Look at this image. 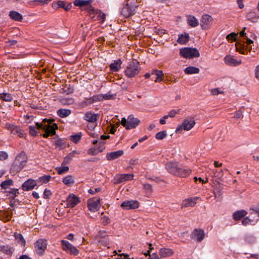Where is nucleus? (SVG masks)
<instances>
[{
  "label": "nucleus",
  "instance_id": "nucleus-27",
  "mask_svg": "<svg viewBox=\"0 0 259 259\" xmlns=\"http://www.w3.org/2000/svg\"><path fill=\"white\" fill-rule=\"evenodd\" d=\"M83 119L89 122H94L98 120V115L88 112L85 114Z\"/></svg>",
  "mask_w": 259,
  "mask_h": 259
},
{
  "label": "nucleus",
  "instance_id": "nucleus-46",
  "mask_svg": "<svg viewBox=\"0 0 259 259\" xmlns=\"http://www.w3.org/2000/svg\"><path fill=\"white\" fill-rule=\"evenodd\" d=\"M51 178V177L50 175H44L42 177H39L37 181L38 182L41 183V184L47 183L50 181Z\"/></svg>",
  "mask_w": 259,
  "mask_h": 259
},
{
  "label": "nucleus",
  "instance_id": "nucleus-49",
  "mask_svg": "<svg viewBox=\"0 0 259 259\" xmlns=\"http://www.w3.org/2000/svg\"><path fill=\"white\" fill-rule=\"evenodd\" d=\"M56 169L58 174L62 175L64 173H65L69 170V167L67 166H61V167H58Z\"/></svg>",
  "mask_w": 259,
  "mask_h": 259
},
{
  "label": "nucleus",
  "instance_id": "nucleus-39",
  "mask_svg": "<svg viewBox=\"0 0 259 259\" xmlns=\"http://www.w3.org/2000/svg\"><path fill=\"white\" fill-rule=\"evenodd\" d=\"M188 24L191 27H195L198 25L199 22L198 20L193 16H189L187 19Z\"/></svg>",
  "mask_w": 259,
  "mask_h": 259
},
{
  "label": "nucleus",
  "instance_id": "nucleus-25",
  "mask_svg": "<svg viewBox=\"0 0 259 259\" xmlns=\"http://www.w3.org/2000/svg\"><path fill=\"white\" fill-rule=\"evenodd\" d=\"M247 214V212L245 210H237L233 213V218L235 221H239L243 218Z\"/></svg>",
  "mask_w": 259,
  "mask_h": 259
},
{
  "label": "nucleus",
  "instance_id": "nucleus-64",
  "mask_svg": "<svg viewBox=\"0 0 259 259\" xmlns=\"http://www.w3.org/2000/svg\"><path fill=\"white\" fill-rule=\"evenodd\" d=\"M179 113V110H172L168 112V116L169 117H174L177 114Z\"/></svg>",
  "mask_w": 259,
  "mask_h": 259
},
{
  "label": "nucleus",
  "instance_id": "nucleus-36",
  "mask_svg": "<svg viewBox=\"0 0 259 259\" xmlns=\"http://www.w3.org/2000/svg\"><path fill=\"white\" fill-rule=\"evenodd\" d=\"M249 211L251 215L255 214V217H252V218H255L257 221L259 220V204L251 207Z\"/></svg>",
  "mask_w": 259,
  "mask_h": 259
},
{
  "label": "nucleus",
  "instance_id": "nucleus-30",
  "mask_svg": "<svg viewBox=\"0 0 259 259\" xmlns=\"http://www.w3.org/2000/svg\"><path fill=\"white\" fill-rule=\"evenodd\" d=\"M258 221L254 218H250V217H246L244 218L242 221V225L246 226L248 225H254Z\"/></svg>",
  "mask_w": 259,
  "mask_h": 259
},
{
  "label": "nucleus",
  "instance_id": "nucleus-60",
  "mask_svg": "<svg viewBox=\"0 0 259 259\" xmlns=\"http://www.w3.org/2000/svg\"><path fill=\"white\" fill-rule=\"evenodd\" d=\"M8 157V154L5 151H0V160H6Z\"/></svg>",
  "mask_w": 259,
  "mask_h": 259
},
{
  "label": "nucleus",
  "instance_id": "nucleus-18",
  "mask_svg": "<svg viewBox=\"0 0 259 259\" xmlns=\"http://www.w3.org/2000/svg\"><path fill=\"white\" fill-rule=\"evenodd\" d=\"M199 197H190L184 200L182 203V208L187 207H193L196 204V201Z\"/></svg>",
  "mask_w": 259,
  "mask_h": 259
},
{
  "label": "nucleus",
  "instance_id": "nucleus-63",
  "mask_svg": "<svg viewBox=\"0 0 259 259\" xmlns=\"http://www.w3.org/2000/svg\"><path fill=\"white\" fill-rule=\"evenodd\" d=\"M254 76L259 80V65H257L254 69Z\"/></svg>",
  "mask_w": 259,
  "mask_h": 259
},
{
  "label": "nucleus",
  "instance_id": "nucleus-24",
  "mask_svg": "<svg viewBox=\"0 0 259 259\" xmlns=\"http://www.w3.org/2000/svg\"><path fill=\"white\" fill-rule=\"evenodd\" d=\"M93 2V0H75L73 3L75 6H78L80 8L87 6V8L89 6H92L91 4Z\"/></svg>",
  "mask_w": 259,
  "mask_h": 259
},
{
  "label": "nucleus",
  "instance_id": "nucleus-15",
  "mask_svg": "<svg viewBox=\"0 0 259 259\" xmlns=\"http://www.w3.org/2000/svg\"><path fill=\"white\" fill-rule=\"evenodd\" d=\"M180 164L178 162H169L165 165V168L170 174L176 176Z\"/></svg>",
  "mask_w": 259,
  "mask_h": 259
},
{
  "label": "nucleus",
  "instance_id": "nucleus-35",
  "mask_svg": "<svg viewBox=\"0 0 259 259\" xmlns=\"http://www.w3.org/2000/svg\"><path fill=\"white\" fill-rule=\"evenodd\" d=\"M151 75L156 76V78L155 80V82H159L163 79L162 77L163 76V73L161 70H153L151 72Z\"/></svg>",
  "mask_w": 259,
  "mask_h": 259
},
{
  "label": "nucleus",
  "instance_id": "nucleus-5",
  "mask_svg": "<svg viewBox=\"0 0 259 259\" xmlns=\"http://www.w3.org/2000/svg\"><path fill=\"white\" fill-rule=\"evenodd\" d=\"M61 243L64 251L74 255H77L78 254V250L68 241L62 240Z\"/></svg>",
  "mask_w": 259,
  "mask_h": 259
},
{
  "label": "nucleus",
  "instance_id": "nucleus-29",
  "mask_svg": "<svg viewBox=\"0 0 259 259\" xmlns=\"http://www.w3.org/2000/svg\"><path fill=\"white\" fill-rule=\"evenodd\" d=\"M189 35L187 33H184L179 35L177 41L181 45L186 44L189 40Z\"/></svg>",
  "mask_w": 259,
  "mask_h": 259
},
{
  "label": "nucleus",
  "instance_id": "nucleus-34",
  "mask_svg": "<svg viewBox=\"0 0 259 259\" xmlns=\"http://www.w3.org/2000/svg\"><path fill=\"white\" fill-rule=\"evenodd\" d=\"M194 234L198 242H201L204 237V232L202 229H195Z\"/></svg>",
  "mask_w": 259,
  "mask_h": 259
},
{
  "label": "nucleus",
  "instance_id": "nucleus-40",
  "mask_svg": "<svg viewBox=\"0 0 259 259\" xmlns=\"http://www.w3.org/2000/svg\"><path fill=\"white\" fill-rule=\"evenodd\" d=\"M0 99L5 102H11L13 100L12 95L10 93H0Z\"/></svg>",
  "mask_w": 259,
  "mask_h": 259
},
{
  "label": "nucleus",
  "instance_id": "nucleus-10",
  "mask_svg": "<svg viewBox=\"0 0 259 259\" xmlns=\"http://www.w3.org/2000/svg\"><path fill=\"white\" fill-rule=\"evenodd\" d=\"M36 125L38 130H41L46 131L50 135L53 136L56 134V130L58 128V125L56 123H53L52 125H47L44 126L42 123L36 122Z\"/></svg>",
  "mask_w": 259,
  "mask_h": 259
},
{
  "label": "nucleus",
  "instance_id": "nucleus-8",
  "mask_svg": "<svg viewBox=\"0 0 259 259\" xmlns=\"http://www.w3.org/2000/svg\"><path fill=\"white\" fill-rule=\"evenodd\" d=\"M6 128L9 130L11 134L17 135L20 138H24L26 136V134L24 131L15 125L7 123Z\"/></svg>",
  "mask_w": 259,
  "mask_h": 259
},
{
  "label": "nucleus",
  "instance_id": "nucleus-23",
  "mask_svg": "<svg viewBox=\"0 0 259 259\" xmlns=\"http://www.w3.org/2000/svg\"><path fill=\"white\" fill-rule=\"evenodd\" d=\"M15 160L19 162V163H20V164H22L23 166H25L27 161V156L24 151H22L16 156Z\"/></svg>",
  "mask_w": 259,
  "mask_h": 259
},
{
  "label": "nucleus",
  "instance_id": "nucleus-2",
  "mask_svg": "<svg viewBox=\"0 0 259 259\" xmlns=\"http://www.w3.org/2000/svg\"><path fill=\"white\" fill-rule=\"evenodd\" d=\"M138 5H136L135 3L131 2L127 3L123 5V7L120 10V14L125 18H128L133 15L136 12V9L138 7Z\"/></svg>",
  "mask_w": 259,
  "mask_h": 259
},
{
  "label": "nucleus",
  "instance_id": "nucleus-14",
  "mask_svg": "<svg viewBox=\"0 0 259 259\" xmlns=\"http://www.w3.org/2000/svg\"><path fill=\"white\" fill-rule=\"evenodd\" d=\"M66 201L67 207L73 208L79 203L80 201L79 198L72 194L68 196Z\"/></svg>",
  "mask_w": 259,
  "mask_h": 259
},
{
  "label": "nucleus",
  "instance_id": "nucleus-19",
  "mask_svg": "<svg viewBox=\"0 0 259 259\" xmlns=\"http://www.w3.org/2000/svg\"><path fill=\"white\" fill-rule=\"evenodd\" d=\"M224 61L226 64L232 66H238L241 63V60H237L232 56H226L224 58Z\"/></svg>",
  "mask_w": 259,
  "mask_h": 259
},
{
  "label": "nucleus",
  "instance_id": "nucleus-53",
  "mask_svg": "<svg viewBox=\"0 0 259 259\" xmlns=\"http://www.w3.org/2000/svg\"><path fill=\"white\" fill-rule=\"evenodd\" d=\"M98 242L103 245L106 246L109 244L110 240L108 238V236H107L104 239H99Z\"/></svg>",
  "mask_w": 259,
  "mask_h": 259
},
{
  "label": "nucleus",
  "instance_id": "nucleus-31",
  "mask_svg": "<svg viewBox=\"0 0 259 259\" xmlns=\"http://www.w3.org/2000/svg\"><path fill=\"white\" fill-rule=\"evenodd\" d=\"M122 64V61L120 59H118L116 61H115L113 63H111L109 67L110 70L112 71L117 72L121 68V65Z\"/></svg>",
  "mask_w": 259,
  "mask_h": 259
},
{
  "label": "nucleus",
  "instance_id": "nucleus-6",
  "mask_svg": "<svg viewBox=\"0 0 259 259\" xmlns=\"http://www.w3.org/2000/svg\"><path fill=\"white\" fill-rule=\"evenodd\" d=\"M61 243L64 251L74 255H77L78 254V250L68 241L62 240Z\"/></svg>",
  "mask_w": 259,
  "mask_h": 259
},
{
  "label": "nucleus",
  "instance_id": "nucleus-28",
  "mask_svg": "<svg viewBox=\"0 0 259 259\" xmlns=\"http://www.w3.org/2000/svg\"><path fill=\"white\" fill-rule=\"evenodd\" d=\"M9 17L12 20L16 21L21 22L23 19L22 15L19 12L15 11H11L9 12Z\"/></svg>",
  "mask_w": 259,
  "mask_h": 259
},
{
  "label": "nucleus",
  "instance_id": "nucleus-33",
  "mask_svg": "<svg viewBox=\"0 0 259 259\" xmlns=\"http://www.w3.org/2000/svg\"><path fill=\"white\" fill-rule=\"evenodd\" d=\"M14 236L19 244L21 245V246H25L26 241L21 234L16 232L14 233Z\"/></svg>",
  "mask_w": 259,
  "mask_h": 259
},
{
  "label": "nucleus",
  "instance_id": "nucleus-62",
  "mask_svg": "<svg viewBox=\"0 0 259 259\" xmlns=\"http://www.w3.org/2000/svg\"><path fill=\"white\" fill-rule=\"evenodd\" d=\"M52 195V193L50 190L46 189L44 192V198L45 199H48Z\"/></svg>",
  "mask_w": 259,
  "mask_h": 259
},
{
  "label": "nucleus",
  "instance_id": "nucleus-44",
  "mask_svg": "<svg viewBox=\"0 0 259 259\" xmlns=\"http://www.w3.org/2000/svg\"><path fill=\"white\" fill-rule=\"evenodd\" d=\"M60 8H63L66 11H69L72 7L71 3H66L64 1H59Z\"/></svg>",
  "mask_w": 259,
  "mask_h": 259
},
{
  "label": "nucleus",
  "instance_id": "nucleus-7",
  "mask_svg": "<svg viewBox=\"0 0 259 259\" xmlns=\"http://www.w3.org/2000/svg\"><path fill=\"white\" fill-rule=\"evenodd\" d=\"M47 241L46 239H39L34 243L36 252L39 255H42L47 248Z\"/></svg>",
  "mask_w": 259,
  "mask_h": 259
},
{
  "label": "nucleus",
  "instance_id": "nucleus-4",
  "mask_svg": "<svg viewBox=\"0 0 259 259\" xmlns=\"http://www.w3.org/2000/svg\"><path fill=\"white\" fill-rule=\"evenodd\" d=\"M180 54L185 58L192 59L199 57L198 51L195 48H184L180 49Z\"/></svg>",
  "mask_w": 259,
  "mask_h": 259
},
{
  "label": "nucleus",
  "instance_id": "nucleus-59",
  "mask_svg": "<svg viewBox=\"0 0 259 259\" xmlns=\"http://www.w3.org/2000/svg\"><path fill=\"white\" fill-rule=\"evenodd\" d=\"M211 93L212 95H218L219 94H223L224 92L220 90L219 88L213 89L211 90Z\"/></svg>",
  "mask_w": 259,
  "mask_h": 259
},
{
  "label": "nucleus",
  "instance_id": "nucleus-55",
  "mask_svg": "<svg viewBox=\"0 0 259 259\" xmlns=\"http://www.w3.org/2000/svg\"><path fill=\"white\" fill-rule=\"evenodd\" d=\"M92 97H93L94 103H96L97 102L103 101L102 94H97V95H95Z\"/></svg>",
  "mask_w": 259,
  "mask_h": 259
},
{
  "label": "nucleus",
  "instance_id": "nucleus-37",
  "mask_svg": "<svg viewBox=\"0 0 259 259\" xmlns=\"http://www.w3.org/2000/svg\"><path fill=\"white\" fill-rule=\"evenodd\" d=\"M57 115L61 118H65L68 116L71 113L70 109H60L57 112Z\"/></svg>",
  "mask_w": 259,
  "mask_h": 259
},
{
  "label": "nucleus",
  "instance_id": "nucleus-42",
  "mask_svg": "<svg viewBox=\"0 0 259 259\" xmlns=\"http://www.w3.org/2000/svg\"><path fill=\"white\" fill-rule=\"evenodd\" d=\"M84 10L88 11L89 16L92 19H94L95 16H96L97 10H95L94 7L92 6H89L86 8Z\"/></svg>",
  "mask_w": 259,
  "mask_h": 259
},
{
  "label": "nucleus",
  "instance_id": "nucleus-45",
  "mask_svg": "<svg viewBox=\"0 0 259 259\" xmlns=\"http://www.w3.org/2000/svg\"><path fill=\"white\" fill-rule=\"evenodd\" d=\"M81 133L76 134L70 136V140L74 143H77L80 140L81 138Z\"/></svg>",
  "mask_w": 259,
  "mask_h": 259
},
{
  "label": "nucleus",
  "instance_id": "nucleus-3",
  "mask_svg": "<svg viewBox=\"0 0 259 259\" xmlns=\"http://www.w3.org/2000/svg\"><path fill=\"white\" fill-rule=\"evenodd\" d=\"M140 122L139 119L135 118L133 115H131L128 116L127 119L124 117L122 118L121 123L126 130H131L138 126Z\"/></svg>",
  "mask_w": 259,
  "mask_h": 259
},
{
  "label": "nucleus",
  "instance_id": "nucleus-1",
  "mask_svg": "<svg viewBox=\"0 0 259 259\" xmlns=\"http://www.w3.org/2000/svg\"><path fill=\"white\" fill-rule=\"evenodd\" d=\"M140 70L139 62L136 60H133L128 64L124 73L127 77L132 78L137 75Z\"/></svg>",
  "mask_w": 259,
  "mask_h": 259
},
{
  "label": "nucleus",
  "instance_id": "nucleus-12",
  "mask_svg": "<svg viewBox=\"0 0 259 259\" xmlns=\"http://www.w3.org/2000/svg\"><path fill=\"white\" fill-rule=\"evenodd\" d=\"M213 20L211 16L205 14L203 15L201 19V27L202 29H207L209 28Z\"/></svg>",
  "mask_w": 259,
  "mask_h": 259
},
{
  "label": "nucleus",
  "instance_id": "nucleus-48",
  "mask_svg": "<svg viewBox=\"0 0 259 259\" xmlns=\"http://www.w3.org/2000/svg\"><path fill=\"white\" fill-rule=\"evenodd\" d=\"M12 184H13L12 181L11 180H6V181H4V182H3L1 184L0 186H1L2 189H6L9 187V186L12 185Z\"/></svg>",
  "mask_w": 259,
  "mask_h": 259
},
{
  "label": "nucleus",
  "instance_id": "nucleus-38",
  "mask_svg": "<svg viewBox=\"0 0 259 259\" xmlns=\"http://www.w3.org/2000/svg\"><path fill=\"white\" fill-rule=\"evenodd\" d=\"M184 72L186 74H196L199 72V69L196 67L189 66L184 69Z\"/></svg>",
  "mask_w": 259,
  "mask_h": 259
},
{
  "label": "nucleus",
  "instance_id": "nucleus-54",
  "mask_svg": "<svg viewBox=\"0 0 259 259\" xmlns=\"http://www.w3.org/2000/svg\"><path fill=\"white\" fill-rule=\"evenodd\" d=\"M102 152V150H97L96 148H91L89 150L88 153L91 155H96L99 153Z\"/></svg>",
  "mask_w": 259,
  "mask_h": 259
},
{
  "label": "nucleus",
  "instance_id": "nucleus-50",
  "mask_svg": "<svg viewBox=\"0 0 259 259\" xmlns=\"http://www.w3.org/2000/svg\"><path fill=\"white\" fill-rule=\"evenodd\" d=\"M143 189L147 194H150L153 191L152 186L148 183L143 184Z\"/></svg>",
  "mask_w": 259,
  "mask_h": 259
},
{
  "label": "nucleus",
  "instance_id": "nucleus-52",
  "mask_svg": "<svg viewBox=\"0 0 259 259\" xmlns=\"http://www.w3.org/2000/svg\"><path fill=\"white\" fill-rule=\"evenodd\" d=\"M114 96L115 95L108 93L107 94H102V99L103 101L107 100H112L114 99Z\"/></svg>",
  "mask_w": 259,
  "mask_h": 259
},
{
  "label": "nucleus",
  "instance_id": "nucleus-56",
  "mask_svg": "<svg viewBox=\"0 0 259 259\" xmlns=\"http://www.w3.org/2000/svg\"><path fill=\"white\" fill-rule=\"evenodd\" d=\"M237 34L234 32L231 33L227 36V39L228 40L236 41V36Z\"/></svg>",
  "mask_w": 259,
  "mask_h": 259
},
{
  "label": "nucleus",
  "instance_id": "nucleus-11",
  "mask_svg": "<svg viewBox=\"0 0 259 259\" xmlns=\"http://www.w3.org/2000/svg\"><path fill=\"white\" fill-rule=\"evenodd\" d=\"M100 199L94 198L89 200L88 207L89 209L92 212L97 211L100 207Z\"/></svg>",
  "mask_w": 259,
  "mask_h": 259
},
{
  "label": "nucleus",
  "instance_id": "nucleus-21",
  "mask_svg": "<svg viewBox=\"0 0 259 259\" xmlns=\"http://www.w3.org/2000/svg\"><path fill=\"white\" fill-rule=\"evenodd\" d=\"M191 172V169L182 167L180 165L179 170L177 171L176 176L180 177H186Z\"/></svg>",
  "mask_w": 259,
  "mask_h": 259
},
{
  "label": "nucleus",
  "instance_id": "nucleus-16",
  "mask_svg": "<svg viewBox=\"0 0 259 259\" xmlns=\"http://www.w3.org/2000/svg\"><path fill=\"white\" fill-rule=\"evenodd\" d=\"M134 175L133 174H121L116 176L115 179L116 184H119L127 181L132 180L134 179Z\"/></svg>",
  "mask_w": 259,
  "mask_h": 259
},
{
  "label": "nucleus",
  "instance_id": "nucleus-22",
  "mask_svg": "<svg viewBox=\"0 0 259 259\" xmlns=\"http://www.w3.org/2000/svg\"><path fill=\"white\" fill-rule=\"evenodd\" d=\"M24 167L22 164L19 163L17 161L14 160L13 163L11 166L10 172L11 173L16 174L20 171Z\"/></svg>",
  "mask_w": 259,
  "mask_h": 259
},
{
  "label": "nucleus",
  "instance_id": "nucleus-51",
  "mask_svg": "<svg viewBox=\"0 0 259 259\" xmlns=\"http://www.w3.org/2000/svg\"><path fill=\"white\" fill-rule=\"evenodd\" d=\"M166 135L165 131H161L156 134L155 138L157 140H162L166 137Z\"/></svg>",
  "mask_w": 259,
  "mask_h": 259
},
{
  "label": "nucleus",
  "instance_id": "nucleus-47",
  "mask_svg": "<svg viewBox=\"0 0 259 259\" xmlns=\"http://www.w3.org/2000/svg\"><path fill=\"white\" fill-rule=\"evenodd\" d=\"M29 133L32 136L36 137L38 135V133L37 132V129H38L36 125L35 124V126L33 125H30L29 126Z\"/></svg>",
  "mask_w": 259,
  "mask_h": 259
},
{
  "label": "nucleus",
  "instance_id": "nucleus-57",
  "mask_svg": "<svg viewBox=\"0 0 259 259\" xmlns=\"http://www.w3.org/2000/svg\"><path fill=\"white\" fill-rule=\"evenodd\" d=\"M102 224L103 225H107L111 222L110 219L107 216H104L101 219Z\"/></svg>",
  "mask_w": 259,
  "mask_h": 259
},
{
  "label": "nucleus",
  "instance_id": "nucleus-32",
  "mask_svg": "<svg viewBox=\"0 0 259 259\" xmlns=\"http://www.w3.org/2000/svg\"><path fill=\"white\" fill-rule=\"evenodd\" d=\"M173 253V250L169 248H162L159 250V254L162 257L170 256L172 255Z\"/></svg>",
  "mask_w": 259,
  "mask_h": 259
},
{
  "label": "nucleus",
  "instance_id": "nucleus-58",
  "mask_svg": "<svg viewBox=\"0 0 259 259\" xmlns=\"http://www.w3.org/2000/svg\"><path fill=\"white\" fill-rule=\"evenodd\" d=\"M107 236H108L106 234V232L102 230L99 231L97 235V237L100 238V239H104Z\"/></svg>",
  "mask_w": 259,
  "mask_h": 259
},
{
  "label": "nucleus",
  "instance_id": "nucleus-20",
  "mask_svg": "<svg viewBox=\"0 0 259 259\" xmlns=\"http://www.w3.org/2000/svg\"><path fill=\"white\" fill-rule=\"evenodd\" d=\"M123 151L122 150L108 153L106 154V158L108 160L111 161L116 159L123 154Z\"/></svg>",
  "mask_w": 259,
  "mask_h": 259
},
{
  "label": "nucleus",
  "instance_id": "nucleus-61",
  "mask_svg": "<svg viewBox=\"0 0 259 259\" xmlns=\"http://www.w3.org/2000/svg\"><path fill=\"white\" fill-rule=\"evenodd\" d=\"M83 103L85 105H88L94 103L93 97H91L89 98H85L84 101H83Z\"/></svg>",
  "mask_w": 259,
  "mask_h": 259
},
{
  "label": "nucleus",
  "instance_id": "nucleus-17",
  "mask_svg": "<svg viewBox=\"0 0 259 259\" xmlns=\"http://www.w3.org/2000/svg\"><path fill=\"white\" fill-rule=\"evenodd\" d=\"M36 186L35 180L29 179L25 181L22 185L23 190L28 191L32 190Z\"/></svg>",
  "mask_w": 259,
  "mask_h": 259
},
{
  "label": "nucleus",
  "instance_id": "nucleus-43",
  "mask_svg": "<svg viewBox=\"0 0 259 259\" xmlns=\"http://www.w3.org/2000/svg\"><path fill=\"white\" fill-rule=\"evenodd\" d=\"M96 16H97V19L99 21H100L101 23H103L104 22L105 19H106V15L105 14L103 13L100 10H97L96 12Z\"/></svg>",
  "mask_w": 259,
  "mask_h": 259
},
{
  "label": "nucleus",
  "instance_id": "nucleus-41",
  "mask_svg": "<svg viewBox=\"0 0 259 259\" xmlns=\"http://www.w3.org/2000/svg\"><path fill=\"white\" fill-rule=\"evenodd\" d=\"M62 182L66 185H70L74 183V180L72 176L68 175L63 178Z\"/></svg>",
  "mask_w": 259,
  "mask_h": 259
},
{
  "label": "nucleus",
  "instance_id": "nucleus-26",
  "mask_svg": "<svg viewBox=\"0 0 259 259\" xmlns=\"http://www.w3.org/2000/svg\"><path fill=\"white\" fill-rule=\"evenodd\" d=\"M14 250V248L9 245L0 246V251L7 255H11L13 253Z\"/></svg>",
  "mask_w": 259,
  "mask_h": 259
},
{
  "label": "nucleus",
  "instance_id": "nucleus-13",
  "mask_svg": "<svg viewBox=\"0 0 259 259\" xmlns=\"http://www.w3.org/2000/svg\"><path fill=\"white\" fill-rule=\"evenodd\" d=\"M121 206L125 209H136L139 207V203L137 200H127L123 202Z\"/></svg>",
  "mask_w": 259,
  "mask_h": 259
},
{
  "label": "nucleus",
  "instance_id": "nucleus-9",
  "mask_svg": "<svg viewBox=\"0 0 259 259\" xmlns=\"http://www.w3.org/2000/svg\"><path fill=\"white\" fill-rule=\"evenodd\" d=\"M195 124V121L193 118L185 119L182 124L176 129V132H180L183 130L189 131L193 127Z\"/></svg>",
  "mask_w": 259,
  "mask_h": 259
}]
</instances>
